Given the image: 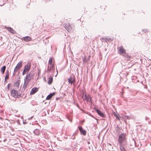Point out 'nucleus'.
<instances>
[{
    "label": "nucleus",
    "mask_w": 151,
    "mask_h": 151,
    "mask_svg": "<svg viewBox=\"0 0 151 151\" xmlns=\"http://www.w3.org/2000/svg\"><path fill=\"white\" fill-rule=\"evenodd\" d=\"M54 65H50V67H49V65H48V67L47 70L46 72L47 73H50V72H53L54 70Z\"/></svg>",
    "instance_id": "0eeeda50"
},
{
    "label": "nucleus",
    "mask_w": 151,
    "mask_h": 151,
    "mask_svg": "<svg viewBox=\"0 0 151 151\" xmlns=\"http://www.w3.org/2000/svg\"><path fill=\"white\" fill-rule=\"evenodd\" d=\"M16 72H14V73H13V76H15V73H16Z\"/></svg>",
    "instance_id": "7c9ffc66"
},
{
    "label": "nucleus",
    "mask_w": 151,
    "mask_h": 151,
    "mask_svg": "<svg viewBox=\"0 0 151 151\" xmlns=\"http://www.w3.org/2000/svg\"><path fill=\"white\" fill-rule=\"evenodd\" d=\"M96 111L99 115L100 116L102 117H105V115L104 114L102 113L100 110L97 109L96 110Z\"/></svg>",
    "instance_id": "9b49d317"
},
{
    "label": "nucleus",
    "mask_w": 151,
    "mask_h": 151,
    "mask_svg": "<svg viewBox=\"0 0 151 151\" xmlns=\"http://www.w3.org/2000/svg\"><path fill=\"white\" fill-rule=\"evenodd\" d=\"M20 82V80H18L16 81L14 83V86H15L18 88L19 87V82Z\"/></svg>",
    "instance_id": "6ab92c4d"
},
{
    "label": "nucleus",
    "mask_w": 151,
    "mask_h": 151,
    "mask_svg": "<svg viewBox=\"0 0 151 151\" xmlns=\"http://www.w3.org/2000/svg\"><path fill=\"white\" fill-rule=\"evenodd\" d=\"M33 117V116H31V117H30V118H29L28 119H29V120L31 119Z\"/></svg>",
    "instance_id": "2f4dec72"
},
{
    "label": "nucleus",
    "mask_w": 151,
    "mask_h": 151,
    "mask_svg": "<svg viewBox=\"0 0 151 151\" xmlns=\"http://www.w3.org/2000/svg\"><path fill=\"white\" fill-rule=\"evenodd\" d=\"M150 122H151V121Z\"/></svg>",
    "instance_id": "ea45409f"
},
{
    "label": "nucleus",
    "mask_w": 151,
    "mask_h": 151,
    "mask_svg": "<svg viewBox=\"0 0 151 151\" xmlns=\"http://www.w3.org/2000/svg\"><path fill=\"white\" fill-rule=\"evenodd\" d=\"M109 41V39H108L107 38H106V39H105V41L106 42H107V41Z\"/></svg>",
    "instance_id": "c756f323"
},
{
    "label": "nucleus",
    "mask_w": 151,
    "mask_h": 151,
    "mask_svg": "<svg viewBox=\"0 0 151 151\" xmlns=\"http://www.w3.org/2000/svg\"><path fill=\"white\" fill-rule=\"evenodd\" d=\"M105 39H106V38H104V37H102V40H101V41L102 42H103V41H104L105 40Z\"/></svg>",
    "instance_id": "c85d7f7f"
},
{
    "label": "nucleus",
    "mask_w": 151,
    "mask_h": 151,
    "mask_svg": "<svg viewBox=\"0 0 151 151\" xmlns=\"http://www.w3.org/2000/svg\"><path fill=\"white\" fill-rule=\"evenodd\" d=\"M34 133L36 135H39L40 134V131L38 129H35L34 131H33Z\"/></svg>",
    "instance_id": "dca6fc26"
},
{
    "label": "nucleus",
    "mask_w": 151,
    "mask_h": 151,
    "mask_svg": "<svg viewBox=\"0 0 151 151\" xmlns=\"http://www.w3.org/2000/svg\"><path fill=\"white\" fill-rule=\"evenodd\" d=\"M23 40L25 41L28 42L31 40V38L29 36H26L23 38Z\"/></svg>",
    "instance_id": "2eb2a0df"
},
{
    "label": "nucleus",
    "mask_w": 151,
    "mask_h": 151,
    "mask_svg": "<svg viewBox=\"0 0 151 151\" xmlns=\"http://www.w3.org/2000/svg\"><path fill=\"white\" fill-rule=\"evenodd\" d=\"M78 129L80 130V132L83 135H85L86 134V131L83 129L82 127L81 126H79L78 127Z\"/></svg>",
    "instance_id": "ddd939ff"
},
{
    "label": "nucleus",
    "mask_w": 151,
    "mask_h": 151,
    "mask_svg": "<svg viewBox=\"0 0 151 151\" xmlns=\"http://www.w3.org/2000/svg\"><path fill=\"white\" fill-rule=\"evenodd\" d=\"M19 116H20V115H15V116L18 117H19Z\"/></svg>",
    "instance_id": "473e14b6"
},
{
    "label": "nucleus",
    "mask_w": 151,
    "mask_h": 151,
    "mask_svg": "<svg viewBox=\"0 0 151 151\" xmlns=\"http://www.w3.org/2000/svg\"><path fill=\"white\" fill-rule=\"evenodd\" d=\"M71 138L73 139H75V135L74 133H73V135L71 137Z\"/></svg>",
    "instance_id": "393cba45"
},
{
    "label": "nucleus",
    "mask_w": 151,
    "mask_h": 151,
    "mask_svg": "<svg viewBox=\"0 0 151 151\" xmlns=\"http://www.w3.org/2000/svg\"><path fill=\"white\" fill-rule=\"evenodd\" d=\"M0 118L1 119H2V118H1V117H0Z\"/></svg>",
    "instance_id": "4c0bfd02"
},
{
    "label": "nucleus",
    "mask_w": 151,
    "mask_h": 151,
    "mask_svg": "<svg viewBox=\"0 0 151 151\" xmlns=\"http://www.w3.org/2000/svg\"><path fill=\"white\" fill-rule=\"evenodd\" d=\"M9 71L7 70L6 71V76L5 77V81H6V79H9Z\"/></svg>",
    "instance_id": "4be33fe9"
},
{
    "label": "nucleus",
    "mask_w": 151,
    "mask_h": 151,
    "mask_svg": "<svg viewBox=\"0 0 151 151\" xmlns=\"http://www.w3.org/2000/svg\"><path fill=\"white\" fill-rule=\"evenodd\" d=\"M10 87H11L10 85L9 84H8V86H7L8 89H9L10 88Z\"/></svg>",
    "instance_id": "cd10ccee"
},
{
    "label": "nucleus",
    "mask_w": 151,
    "mask_h": 151,
    "mask_svg": "<svg viewBox=\"0 0 151 151\" xmlns=\"http://www.w3.org/2000/svg\"><path fill=\"white\" fill-rule=\"evenodd\" d=\"M126 139L125 134L124 133H122L119 137L118 144H126Z\"/></svg>",
    "instance_id": "f257e3e1"
},
{
    "label": "nucleus",
    "mask_w": 151,
    "mask_h": 151,
    "mask_svg": "<svg viewBox=\"0 0 151 151\" xmlns=\"http://www.w3.org/2000/svg\"><path fill=\"white\" fill-rule=\"evenodd\" d=\"M114 116L118 120H120V117L119 114H115Z\"/></svg>",
    "instance_id": "b1692460"
},
{
    "label": "nucleus",
    "mask_w": 151,
    "mask_h": 151,
    "mask_svg": "<svg viewBox=\"0 0 151 151\" xmlns=\"http://www.w3.org/2000/svg\"><path fill=\"white\" fill-rule=\"evenodd\" d=\"M123 95V93H121V96H122Z\"/></svg>",
    "instance_id": "f704fd0d"
},
{
    "label": "nucleus",
    "mask_w": 151,
    "mask_h": 151,
    "mask_svg": "<svg viewBox=\"0 0 151 151\" xmlns=\"http://www.w3.org/2000/svg\"><path fill=\"white\" fill-rule=\"evenodd\" d=\"M53 81V78L52 77H50L48 78V80L47 81V83L50 84L52 83Z\"/></svg>",
    "instance_id": "aec40b11"
},
{
    "label": "nucleus",
    "mask_w": 151,
    "mask_h": 151,
    "mask_svg": "<svg viewBox=\"0 0 151 151\" xmlns=\"http://www.w3.org/2000/svg\"><path fill=\"white\" fill-rule=\"evenodd\" d=\"M31 66V64L30 63H28L24 67V70L27 72H28L29 71L30 67Z\"/></svg>",
    "instance_id": "6e6552de"
},
{
    "label": "nucleus",
    "mask_w": 151,
    "mask_h": 151,
    "mask_svg": "<svg viewBox=\"0 0 151 151\" xmlns=\"http://www.w3.org/2000/svg\"><path fill=\"white\" fill-rule=\"evenodd\" d=\"M128 58H129V57H128V59H129Z\"/></svg>",
    "instance_id": "58836bf2"
},
{
    "label": "nucleus",
    "mask_w": 151,
    "mask_h": 151,
    "mask_svg": "<svg viewBox=\"0 0 151 151\" xmlns=\"http://www.w3.org/2000/svg\"><path fill=\"white\" fill-rule=\"evenodd\" d=\"M6 1H7L8 0H5Z\"/></svg>",
    "instance_id": "e433bc0d"
},
{
    "label": "nucleus",
    "mask_w": 151,
    "mask_h": 151,
    "mask_svg": "<svg viewBox=\"0 0 151 151\" xmlns=\"http://www.w3.org/2000/svg\"><path fill=\"white\" fill-rule=\"evenodd\" d=\"M6 69V66L4 65L1 67L0 69V71L2 74H4Z\"/></svg>",
    "instance_id": "a211bd4d"
},
{
    "label": "nucleus",
    "mask_w": 151,
    "mask_h": 151,
    "mask_svg": "<svg viewBox=\"0 0 151 151\" xmlns=\"http://www.w3.org/2000/svg\"><path fill=\"white\" fill-rule=\"evenodd\" d=\"M64 25L65 29L69 32H72L74 29V26L73 24H70L69 23H65Z\"/></svg>",
    "instance_id": "7ed1b4c3"
},
{
    "label": "nucleus",
    "mask_w": 151,
    "mask_h": 151,
    "mask_svg": "<svg viewBox=\"0 0 151 151\" xmlns=\"http://www.w3.org/2000/svg\"><path fill=\"white\" fill-rule=\"evenodd\" d=\"M26 72H27L26 71H25L24 70L23 71V72H22V75H24Z\"/></svg>",
    "instance_id": "bb28decb"
},
{
    "label": "nucleus",
    "mask_w": 151,
    "mask_h": 151,
    "mask_svg": "<svg viewBox=\"0 0 151 151\" xmlns=\"http://www.w3.org/2000/svg\"><path fill=\"white\" fill-rule=\"evenodd\" d=\"M125 117L128 119H130V117L128 116H125Z\"/></svg>",
    "instance_id": "a878e982"
},
{
    "label": "nucleus",
    "mask_w": 151,
    "mask_h": 151,
    "mask_svg": "<svg viewBox=\"0 0 151 151\" xmlns=\"http://www.w3.org/2000/svg\"><path fill=\"white\" fill-rule=\"evenodd\" d=\"M68 82L69 84L72 85L73 83L75 82L74 79V75H72L70 77V78L68 79Z\"/></svg>",
    "instance_id": "423d86ee"
},
{
    "label": "nucleus",
    "mask_w": 151,
    "mask_h": 151,
    "mask_svg": "<svg viewBox=\"0 0 151 151\" xmlns=\"http://www.w3.org/2000/svg\"><path fill=\"white\" fill-rule=\"evenodd\" d=\"M148 119V118L147 117H145L146 120H147Z\"/></svg>",
    "instance_id": "72a5a7b5"
},
{
    "label": "nucleus",
    "mask_w": 151,
    "mask_h": 151,
    "mask_svg": "<svg viewBox=\"0 0 151 151\" xmlns=\"http://www.w3.org/2000/svg\"><path fill=\"white\" fill-rule=\"evenodd\" d=\"M38 88H33L30 92V94L32 95L38 91Z\"/></svg>",
    "instance_id": "f8f14e48"
},
{
    "label": "nucleus",
    "mask_w": 151,
    "mask_h": 151,
    "mask_svg": "<svg viewBox=\"0 0 151 151\" xmlns=\"http://www.w3.org/2000/svg\"><path fill=\"white\" fill-rule=\"evenodd\" d=\"M119 51L121 54L125 53L126 52L125 50L123 48L122 46H120L119 50Z\"/></svg>",
    "instance_id": "4468645a"
},
{
    "label": "nucleus",
    "mask_w": 151,
    "mask_h": 151,
    "mask_svg": "<svg viewBox=\"0 0 151 151\" xmlns=\"http://www.w3.org/2000/svg\"><path fill=\"white\" fill-rule=\"evenodd\" d=\"M84 95L83 93V94L82 98L84 100H86L87 101L90 102L91 101V98L88 96H87L86 95V94L84 96H83Z\"/></svg>",
    "instance_id": "9d476101"
},
{
    "label": "nucleus",
    "mask_w": 151,
    "mask_h": 151,
    "mask_svg": "<svg viewBox=\"0 0 151 151\" xmlns=\"http://www.w3.org/2000/svg\"><path fill=\"white\" fill-rule=\"evenodd\" d=\"M22 66V62L20 61L18 63L17 65L15 67L14 69V72H17V71L21 68Z\"/></svg>",
    "instance_id": "39448f33"
},
{
    "label": "nucleus",
    "mask_w": 151,
    "mask_h": 151,
    "mask_svg": "<svg viewBox=\"0 0 151 151\" xmlns=\"http://www.w3.org/2000/svg\"><path fill=\"white\" fill-rule=\"evenodd\" d=\"M8 30L11 33L13 34L14 32V30L10 27H8L7 28Z\"/></svg>",
    "instance_id": "412c9836"
},
{
    "label": "nucleus",
    "mask_w": 151,
    "mask_h": 151,
    "mask_svg": "<svg viewBox=\"0 0 151 151\" xmlns=\"http://www.w3.org/2000/svg\"><path fill=\"white\" fill-rule=\"evenodd\" d=\"M11 93L12 96L15 98H18V97L19 96L21 97L20 95H18L17 91L14 89L12 90L11 92Z\"/></svg>",
    "instance_id": "20e7f679"
},
{
    "label": "nucleus",
    "mask_w": 151,
    "mask_h": 151,
    "mask_svg": "<svg viewBox=\"0 0 151 151\" xmlns=\"http://www.w3.org/2000/svg\"><path fill=\"white\" fill-rule=\"evenodd\" d=\"M3 5H0V6H2Z\"/></svg>",
    "instance_id": "c9c22d12"
},
{
    "label": "nucleus",
    "mask_w": 151,
    "mask_h": 151,
    "mask_svg": "<svg viewBox=\"0 0 151 151\" xmlns=\"http://www.w3.org/2000/svg\"><path fill=\"white\" fill-rule=\"evenodd\" d=\"M119 146V150L121 151H127L125 148V146L126 144H118Z\"/></svg>",
    "instance_id": "1a4fd4ad"
},
{
    "label": "nucleus",
    "mask_w": 151,
    "mask_h": 151,
    "mask_svg": "<svg viewBox=\"0 0 151 151\" xmlns=\"http://www.w3.org/2000/svg\"><path fill=\"white\" fill-rule=\"evenodd\" d=\"M55 94V93L54 92L50 94L47 96L46 99L47 100L50 99Z\"/></svg>",
    "instance_id": "f3484780"
},
{
    "label": "nucleus",
    "mask_w": 151,
    "mask_h": 151,
    "mask_svg": "<svg viewBox=\"0 0 151 151\" xmlns=\"http://www.w3.org/2000/svg\"><path fill=\"white\" fill-rule=\"evenodd\" d=\"M33 75L30 72L28 73H27L26 76L24 78V86H25V88L26 87L27 85H28L29 82L31 81V79L32 78Z\"/></svg>",
    "instance_id": "f03ea898"
},
{
    "label": "nucleus",
    "mask_w": 151,
    "mask_h": 151,
    "mask_svg": "<svg viewBox=\"0 0 151 151\" xmlns=\"http://www.w3.org/2000/svg\"><path fill=\"white\" fill-rule=\"evenodd\" d=\"M52 58H50L49 60L48 63V65H52Z\"/></svg>",
    "instance_id": "5701e85b"
}]
</instances>
